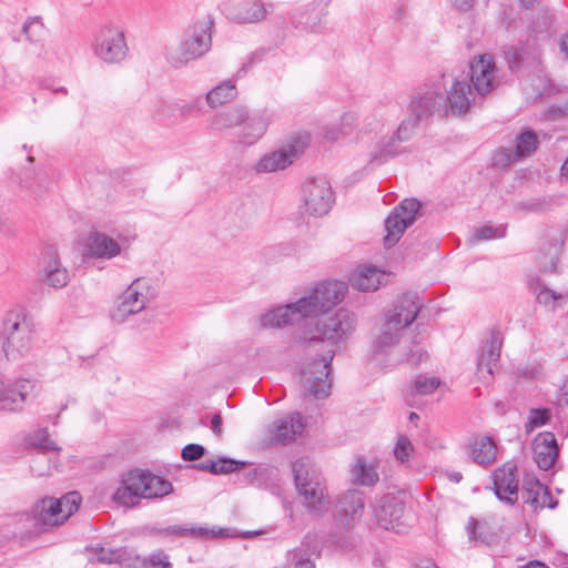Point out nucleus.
Listing matches in <instances>:
<instances>
[{
	"label": "nucleus",
	"instance_id": "obj_1",
	"mask_svg": "<svg viewBox=\"0 0 568 568\" xmlns=\"http://www.w3.org/2000/svg\"><path fill=\"white\" fill-rule=\"evenodd\" d=\"M348 293V284L329 280L314 284L300 297L308 322L298 332L302 343L325 342L336 346L346 341L355 331L357 316L347 308L329 312L341 304Z\"/></svg>",
	"mask_w": 568,
	"mask_h": 568
},
{
	"label": "nucleus",
	"instance_id": "obj_2",
	"mask_svg": "<svg viewBox=\"0 0 568 568\" xmlns=\"http://www.w3.org/2000/svg\"><path fill=\"white\" fill-rule=\"evenodd\" d=\"M420 304L415 294L399 295L385 312L376 333L372 349L375 356L388 354L395 347L405 329L416 320Z\"/></svg>",
	"mask_w": 568,
	"mask_h": 568
},
{
	"label": "nucleus",
	"instance_id": "obj_3",
	"mask_svg": "<svg viewBox=\"0 0 568 568\" xmlns=\"http://www.w3.org/2000/svg\"><path fill=\"white\" fill-rule=\"evenodd\" d=\"M295 489L303 506L312 514L318 515L327 509L328 493L324 477L308 458L303 457L293 463Z\"/></svg>",
	"mask_w": 568,
	"mask_h": 568
},
{
	"label": "nucleus",
	"instance_id": "obj_4",
	"mask_svg": "<svg viewBox=\"0 0 568 568\" xmlns=\"http://www.w3.org/2000/svg\"><path fill=\"white\" fill-rule=\"evenodd\" d=\"M3 349L9 359L28 355L34 346V324L23 311H11L3 323Z\"/></svg>",
	"mask_w": 568,
	"mask_h": 568
},
{
	"label": "nucleus",
	"instance_id": "obj_5",
	"mask_svg": "<svg viewBox=\"0 0 568 568\" xmlns=\"http://www.w3.org/2000/svg\"><path fill=\"white\" fill-rule=\"evenodd\" d=\"M308 132H297L286 139L278 148L264 153L254 165L256 173L283 171L298 160L308 148Z\"/></svg>",
	"mask_w": 568,
	"mask_h": 568
},
{
	"label": "nucleus",
	"instance_id": "obj_6",
	"mask_svg": "<svg viewBox=\"0 0 568 568\" xmlns=\"http://www.w3.org/2000/svg\"><path fill=\"white\" fill-rule=\"evenodd\" d=\"M335 351L329 348L321 359L304 363L301 371V385L304 396L326 398L331 392L329 367Z\"/></svg>",
	"mask_w": 568,
	"mask_h": 568
},
{
	"label": "nucleus",
	"instance_id": "obj_7",
	"mask_svg": "<svg viewBox=\"0 0 568 568\" xmlns=\"http://www.w3.org/2000/svg\"><path fill=\"white\" fill-rule=\"evenodd\" d=\"M213 27L211 17L203 16L186 28L180 44V64L196 61L211 50Z\"/></svg>",
	"mask_w": 568,
	"mask_h": 568
},
{
	"label": "nucleus",
	"instance_id": "obj_8",
	"mask_svg": "<svg viewBox=\"0 0 568 568\" xmlns=\"http://www.w3.org/2000/svg\"><path fill=\"white\" fill-rule=\"evenodd\" d=\"M78 491H70L61 498H43L33 509L34 517L45 526H58L67 520L81 504Z\"/></svg>",
	"mask_w": 568,
	"mask_h": 568
},
{
	"label": "nucleus",
	"instance_id": "obj_9",
	"mask_svg": "<svg viewBox=\"0 0 568 568\" xmlns=\"http://www.w3.org/2000/svg\"><path fill=\"white\" fill-rule=\"evenodd\" d=\"M92 51L105 63H120L129 51L123 31L115 27L101 28L94 36Z\"/></svg>",
	"mask_w": 568,
	"mask_h": 568
},
{
	"label": "nucleus",
	"instance_id": "obj_10",
	"mask_svg": "<svg viewBox=\"0 0 568 568\" xmlns=\"http://www.w3.org/2000/svg\"><path fill=\"white\" fill-rule=\"evenodd\" d=\"M422 204L415 199L403 200L385 220L384 244L387 247L394 246L405 230L420 216Z\"/></svg>",
	"mask_w": 568,
	"mask_h": 568
},
{
	"label": "nucleus",
	"instance_id": "obj_11",
	"mask_svg": "<svg viewBox=\"0 0 568 568\" xmlns=\"http://www.w3.org/2000/svg\"><path fill=\"white\" fill-rule=\"evenodd\" d=\"M302 202L305 212L313 216H323L334 204V193L324 178L305 181L302 189Z\"/></svg>",
	"mask_w": 568,
	"mask_h": 568
},
{
	"label": "nucleus",
	"instance_id": "obj_12",
	"mask_svg": "<svg viewBox=\"0 0 568 568\" xmlns=\"http://www.w3.org/2000/svg\"><path fill=\"white\" fill-rule=\"evenodd\" d=\"M149 286L142 278H138L120 295L116 308L112 312V320L123 323L130 315L143 311L148 303Z\"/></svg>",
	"mask_w": 568,
	"mask_h": 568
},
{
	"label": "nucleus",
	"instance_id": "obj_13",
	"mask_svg": "<svg viewBox=\"0 0 568 568\" xmlns=\"http://www.w3.org/2000/svg\"><path fill=\"white\" fill-rule=\"evenodd\" d=\"M34 382L27 378L3 381L0 378V410L20 412L28 398L33 394Z\"/></svg>",
	"mask_w": 568,
	"mask_h": 568
},
{
	"label": "nucleus",
	"instance_id": "obj_14",
	"mask_svg": "<svg viewBox=\"0 0 568 568\" xmlns=\"http://www.w3.org/2000/svg\"><path fill=\"white\" fill-rule=\"evenodd\" d=\"M140 498H156L172 489L170 481L148 471L132 470L122 479Z\"/></svg>",
	"mask_w": 568,
	"mask_h": 568
},
{
	"label": "nucleus",
	"instance_id": "obj_15",
	"mask_svg": "<svg viewBox=\"0 0 568 568\" xmlns=\"http://www.w3.org/2000/svg\"><path fill=\"white\" fill-rule=\"evenodd\" d=\"M564 236L559 229L547 227L541 231L535 260L545 272L556 271Z\"/></svg>",
	"mask_w": 568,
	"mask_h": 568
},
{
	"label": "nucleus",
	"instance_id": "obj_16",
	"mask_svg": "<svg viewBox=\"0 0 568 568\" xmlns=\"http://www.w3.org/2000/svg\"><path fill=\"white\" fill-rule=\"evenodd\" d=\"M499 73L491 54L485 53L470 64V81L478 94L485 95L499 85Z\"/></svg>",
	"mask_w": 568,
	"mask_h": 568
},
{
	"label": "nucleus",
	"instance_id": "obj_17",
	"mask_svg": "<svg viewBox=\"0 0 568 568\" xmlns=\"http://www.w3.org/2000/svg\"><path fill=\"white\" fill-rule=\"evenodd\" d=\"M447 115H465L473 108L475 94L467 78H455L445 88Z\"/></svg>",
	"mask_w": 568,
	"mask_h": 568
},
{
	"label": "nucleus",
	"instance_id": "obj_18",
	"mask_svg": "<svg viewBox=\"0 0 568 568\" xmlns=\"http://www.w3.org/2000/svg\"><path fill=\"white\" fill-rule=\"evenodd\" d=\"M271 3L263 0H241L226 9V17L239 24H253L264 21L268 14Z\"/></svg>",
	"mask_w": 568,
	"mask_h": 568
},
{
	"label": "nucleus",
	"instance_id": "obj_19",
	"mask_svg": "<svg viewBox=\"0 0 568 568\" xmlns=\"http://www.w3.org/2000/svg\"><path fill=\"white\" fill-rule=\"evenodd\" d=\"M539 145L537 134L531 130H525L514 140L511 148L504 149L495 156L498 165H508L521 161L536 152Z\"/></svg>",
	"mask_w": 568,
	"mask_h": 568
},
{
	"label": "nucleus",
	"instance_id": "obj_20",
	"mask_svg": "<svg viewBox=\"0 0 568 568\" xmlns=\"http://www.w3.org/2000/svg\"><path fill=\"white\" fill-rule=\"evenodd\" d=\"M389 274L373 264H358L349 274V285L359 292H375L388 283Z\"/></svg>",
	"mask_w": 568,
	"mask_h": 568
},
{
	"label": "nucleus",
	"instance_id": "obj_21",
	"mask_svg": "<svg viewBox=\"0 0 568 568\" xmlns=\"http://www.w3.org/2000/svg\"><path fill=\"white\" fill-rule=\"evenodd\" d=\"M300 298L286 305H280L272 310H268L260 317V323L265 328H281L286 325H293L301 320H304L303 324L308 322V318L304 310L300 306Z\"/></svg>",
	"mask_w": 568,
	"mask_h": 568
},
{
	"label": "nucleus",
	"instance_id": "obj_22",
	"mask_svg": "<svg viewBox=\"0 0 568 568\" xmlns=\"http://www.w3.org/2000/svg\"><path fill=\"white\" fill-rule=\"evenodd\" d=\"M494 490L496 497L508 505L518 500V477L517 467L513 463H506L497 468L493 475Z\"/></svg>",
	"mask_w": 568,
	"mask_h": 568
},
{
	"label": "nucleus",
	"instance_id": "obj_23",
	"mask_svg": "<svg viewBox=\"0 0 568 568\" xmlns=\"http://www.w3.org/2000/svg\"><path fill=\"white\" fill-rule=\"evenodd\" d=\"M305 429V422L303 416L297 413H288L282 417L276 418L270 427V443L272 444H286L301 436Z\"/></svg>",
	"mask_w": 568,
	"mask_h": 568
},
{
	"label": "nucleus",
	"instance_id": "obj_24",
	"mask_svg": "<svg viewBox=\"0 0 568 568\" xmlns=\"http://www.w3.org/2000/svg\"><path fill=\"white\" fill-rule=\"evenodd\" d=\"M404 513L403 501L394 495H386L373 505L377 525L386 530L396 529Z\"/></svg>",
	"mask_w": 568,
	"mask_h": 568
},
{
	"label": "nucleus",
	"instance_id": "obj_25",
	"mask_svg": "<svg viewBox=\"0 0 568 568\" xmlns=\"http://www.w3.org/2000/svg\"><path fill=\"white\" fill-rule=\"evenodd\" d=\"M409 110L422 120L434 114L440 116L447 115V108L444 97L436 90L428 89L413 98Z\"/></svg>",
	"mask_w": 568,
	"mask_h": 568
},
{
	"label": "nucleus",
	"instance_id": "obj_26",
	"mask_svg": "<svg viewBox=\"0 0 568 568\" xmlns=\"http://www.w3.org/2000/svg\"><path fill=\"white\" fill-rule=\"evenodd\" d=\"M272 120V114L263 111L255 114L248 113V119L242 124L237 139L244 145H253L266 133Z\"/></svg>",
	"mask_w": 568,
	"mask_h": 568
},
{
	"label": "nucleus",
	"instance_id": "obj_27",
	"mask_svg": "<svg viewBox=\"0 0 568 568\" xmlns=\"http://www.w3.org/2000/svg\"><path fill=\"white\" fill-rule=\"evenodd\" d=\"M532 455L540 469L551 468L558 457V445L552 433H540L532 442Z\"/></svg>",
	"mask_w": 568,
	"mask_h": 568
},
{
	"label": "nucleus",
	"instance_id": "obj_28",
	"mask_svg": "<svg viewBox=\"0 0 568 568\" xmlns=\"http://www.w3.org/2000/svg\"><path fill=\"white\" fill-rule=\"evenodd\" d=\"M256 535L255 531H246L240 534L237 530L233 528L220 527V526H194L191 524H185L180 526V536H189L193 538H200L203 540L207 539H224V538H237V537H251Z\"/></svg>",
	"mask_w": 568,
	"mask_h": 568
},
{
	"label": "nucleus",
	"instance_id": "obj_29",
	"mask_svg": "<svg viewBox=\"0 0 568 568\" xmlns=\"http://www.w3.org/2000/svg\"><path fill=\"white\" fill-rule=\"evenodd\" d=\"M523 499L525 504L531 506L534 510L542 509L545 507L555 508L556 501H554L547 487H545L534 476H527L524 483Z\"/></svg>",
	"mask_w": 568,
	"mask_h": 568
},
{
	"label": "nucleus",
	"instance_id": "obj_30",
	"mask_svg": "<svg viewBox=\"0 0 568 568\" xmlns=\"http://www.w3.org/2000/svg\"><path fill=\"white\" fill-rule=\"evenodd\" d=\"M121 253L120 243L102 232H92L88 239L87 255L111 260Z\"/></svg>",
	"mask_w": 568,
	"mask_h": 568
},
{
	"label": "nucleus",
	"instance_id": "obj_31",
	"mask_svg": "<svg viewBox=\"0 0 568 568\" xmlns=\"http://www.w3.org/2000/svg\"><path fill=\"white\" fill-rule=\"evenodd\" d=\"M501 342L497 335H491L483 345L478 355L477 374L486 378L494 374V368L500 356Z\"/></svg>",
	"mask_w": 568,
	"mask_h": 568
},
{
	"label": "nucleus",
	"instance_id": "obj_32",
	"mask_svg": "<svg viewBox=\"0 0 568 568\" xmlns=\"http://www.w3.org/2000/svg\"><path fill=\"white\" fill-rule=\"evenodd\" d=\"M364 507V495L359 490H348L341 497L337 505L339 514L345 517L348 524L355 523L362 517Z\"/></svg>",
	"mask_w": 568,
	"mask_h": 568
},
{
	"label": "nucleus",
	"instance_id": "obj_33",
	"mask_svg": "<svg viewBox=\"0 0 568 568\" xmlns=\"http://www.w3.org/2000/svg\"><path fill=\"white\" fill-rule=\"evenodd\" d=\"M248 110L245 106L236 105L226 111L217 113L213 121L212 126L215 130H230L240 128L248 119Z\"/></svg>",
	"mask_w": 568,
	"mask_h": 568
},
{
	"label": "nucleus",
	"instance_id": "obj_34",
	"mask_svg": "<svg viewBox=\"0 0 568 568\" xmlns=\"http://www.w3.org/2000/svg\"><path fill=\"white\" fill-rule=\"evenodd\" d=\"M496 450V445L489 437L475 438L469 445L470 457L480 465L493 463Z\"/></svg>",
	"mask_w": 568,
	"mask_h": 568
},
{
	"label": "nucleus",
	"instance_id": "obj_35",
	"mask_svg": "<svg viewBox=\"0 0 568 568\" xmlns=\"http://www.w3.org/2000/svg\"><path fill=\"white\" fill-rule=\"evenodd\" d=\"M237 95L236 85L232 80L222 82L206 94V102L211 108H219L231 102Z\"/></svg>",
	"mask_w": 568,
	"mask_h": 568
},
{
	"label": "nucleus",
	"instance_id": "obj_36",
	"mask_svg": "<svg viewBox=\"0 0 568 568\" xmlns=\"http://www.w3.org/2000/svg\"><path fill=\"white\" fill-rule=\"evenodd\" d=\"M169 556L162 551L156 550L148 558H142L133 552L132 564H128V568H172Z\"/></svg>",
	"mask_w": 568,
	"mask_h": 568
},
{
	"label": "nucleus",
	"instance_id": "obj_37",
	"mask_svg": "<svg viewBox=\"0 0 568 568\" xmlns=\"http://www.w3.org/2000/svg\"><path fill=\"white\" fill-rule=\"evenodd\" d=\"M97 561L101 564H113L118 562L122 566L128 567V564H132L133 550L128 548L119 549H105L103 547L95 550Z\"/></svg>",
	"mask_w": 568,
	"mask_h": 568
},
{
	"label": "nucleus",
	"instance_id": "obj_38",
	"mask_svg": "<svg viewBox=\"0 0 568 568\" xmlns=\"http://www.w3.org/2000/svg\"><path fill=\"white\" fill-rule=\"evenodd\" d=\"M352 480L354 483L371 486L378 480L376 467L367 464L363 459H358L351 469Z\"/></svg>",
	"mask_w": 568,
	"mask_h": 568
},
{
	"label": "nucleus",
	"instance_id": "obj_39",
	"mask_svg": "<svg viewBox=\"0 0 568 568\" xmlns=\"http://www.w3.org/2000/svg\"><path fill=\"white\" fill-rule=\"evenodd\" d=\"M310 544L302 542L287 555L290 568H315Z\"/></svg>",
	"mask_w": 568,
	"mask_h": 568
},
{
	"label": "nucleus",
	"instance_id": "obj_40",
	"mask_svg": "<svg viewBox=\"0 0 568 568\" xmlns=\"http://www.w3.org/2000/svg\"><path fill=\"white\" fill-rule=\"evenodd\" d=\"M62 267L64 266L61 264L57 250L53 246L45 247L40 260L41 278L47 277L48 275L55 272V270Z\"/></svg>",
	"mask_w": 568,
	"mask_h": 568
},
{
	"label": "nucleus",
	"instance_id": "obj_41",
	"mask_svg": "<svg viewBox=\"0 0 568 568\" xmlns=\"http://www.w3.org/2000/svg\"><path fill=\"white\" fill-rule=\"evenodd\" d=\"M385 122L386 119L384 112L381 109L374 110L364 118L359 128V133L378 134L383 131Z\"/></svg>",
	"mask_w": 568,
	"mask_h": 568
},
{
	"label": "nucleus",
	"instance_id": "obj_42",
	"mask_svg": "<svg viewBox=\"0 0 568 568\" xmlns=\"http://www.w3.org/2000/svg\"><path fill=\"white\" fill-rule=\"evenodd\" d=\"M27 39L33 43H40L47 36V29L39 17L29 18L22 27Z\"/></svg>",
	"mask_w": 568,
	"mask_h": 568
},
{
	"label": "nucleus",
	"instance_id": "obj_43",
	"mask_svg": "<svg viewBox=\"0 0 568 568\" xmlns=\"http://www.w3.org/2000/svg\"><path fill=\"white\" fill-rule=\"evenodd\" d=\"M26 443L30 447L40 448L42 450H59V447L55 445L53 440L49 438L48 430L45 428H40L31 433Z\"/></svg>",
	"mask_w": 568,
	"mask_h": 568
},
{
	"label": "nucleus",
	"instance_id": "obj_44",
	"mask_svg": "<svg viewBox=\"0 0 568 568\" xmlns=\"http://www.w3.org/2000/svg\"><path fill=\"white\" fill-rule=\"evenodd\" d=\"M419 121H422V119L409 110V114L398 125L394 134L395 139L398 142L409 140L415 133V130L417 129Z\"/></svg>",
	"mask_w": 568,
	"mask_h": 568
},
{
	"label": "nucleus",
	"instance_id": "obj_45",
	"mask_svg": "<svg viewBox=\"0 0 568 568\" xmlns=\"http://www.w3.org/2000/svg\"><path fill=\"white\" fill-rule=\"evenodd\" d=\"M506 235V226L505 225H483L480 227L475 229L470 242L477 243L480 241H487L493 239H501Z\"/></svg>",
	"mask_w": 568,
	"mask_h": 568
},
{
	"label": "nucleus",
	"instance_id": "obj_46",
	"mask_svg": "<svg viewBox=\"0 0 568 568\" xmlns=\"http://www.w3.org/2000/svg\"><path fill=\"white\" fill-rule=\"evenodd\" d=\"M467 531L471 540L481 544H489L493 540V535L488 531V525L485 521L470 518L467 525Z\"/></svg>",
	"mask_w": 568,
	"mask_h": 568
},
{
	"label": "nucleus",
	"instance_id": "obj_47",
	"mask_svg": "<svg viewBox=\"0 0 568 568\" xmlns=\"http://www.w3.org/2000/svg\"><path fill=\"white\" fill-rule=\"evenodd\" d=\"M440 385V382L438 378L434 376H417L414 381V389L415 393L418 395H429L433 394L438 386Z\"/></svg>",
	"mask_w": 568,
	"mask_h": 568
},
{
	"label": "nucleus",
	"instance_id": "obj_48",
	"mask_svg": "<svg viewBox=\"0 0 568 568\" xmlns=\"http://www.w3.org/2000/svg\"><path fill=\"white\" fill-rule=\"evenodd\" d=\"M396 460L406 463L414 453V446L408 437L398 436L393 449Z\"/></svg>",
	"mask_w": 568,
	"mask_h": 568
},
{
	"label": "nucleus",
	"instance_id": "obj_49",
	"mask_svg": "<svg viewBox=\"0 0 568 568\" xmlns=\"http://www.w3.org/2000/svg\"><path fill=\"white\" fill-rule=\"evenodd\" d=\"M536 298L539 304L545 305L546 307H549L551 310H555L560 305L565 296L547 287H542L540 291L537 292Z\"/></svg>",
	"mask_w": 568,
	"mask_h": 568
},
{
	"label": "nucleus",
	"instance_id": "obj_50",
	"mask_svg": "<svg viewBox=\"0 0 568 568\" xmlns=\"http://www.w3.org/2000/svg\"><path fill=\"white\" fill-rule=\"evenodd\" d=\"M140 497L122 480L121 486L113 495L114 501L123 506H134Z\"/></svg>",
	"mask_w": 568,
	"mask_h": 568
},
{
	"label": "nucleus",
	"instance_id": "obj_51",
	"mask_svg": "<svg viewBox=\"0 0 568 568\" xmlns=\"http://www.w3.org/2000/svg\"><path fill=\"white\" fill-rule=\"evenodd\" d=\"M549 420V410L535 408L529 412L526 430L532 432L535 428L541 427Z\"/></svg>",
	"mask_w": 568,
	"mask_h": 568
},
{
	"label": "nucleus",
	"instance_id": "obj_52",
	"mask_svg": "<svg viewBox=\"0 0 568 568\" xmlns=\"http://www.w3.org/2000/svg\"><path fill=\"white\" fill-rule=\"evenodd\" d=\"M42 281L53 288H62L69 283L70 275L68 270L62 267L55 270V272L42 278Z\"/></svg>",
	"mask_w": 568,
	"mask_h": 568
},
{
	"label": "nucleus",
	"instance_id": "obj_53",
	"mask_svg": "<svg viewBox=\"0 0 568 568\" xmlns=\"http://www.w3.org/2000/svg\"><path fill=\"white\" fill-rule=\"evenodd\" d=\"M357 121L358 115L355 111H346L341 115L337 125L339 128V131H342V133L344 134V136H348L354 131Z\"/></svg>",
	"mask_w": 568,
	"mask_h": 568
},
{
	"label": "nucleus",
	"instance_id": "obj_54",
	"mask_svg": "<svg viewBox=\"0 0 568 568\" xmlns=\"http://www.w3.org/2000/svg\"><path fill=\"white\" fill-rule=\"evenodd\" d=\"M205 454V448L199 444H189L183 447L181 452V456L184 460L193 462L203 457Z\"/></svg>",
	"mask_w": 568,
	"mask_h": 568
},
{
	"label": "nucleus",
	"instance_id": "obj_55",
	"mask_svg": "<svg viewBox=\"0 0 568 568\" xmlns=\"http://www.w3.org/2000/svg\"><path fill=\"white\" fill-rule=\"evenodd\" d=\"M321 136L323 140L334 142L341 138H345L337 124L324 125L321 129Z\"/></svg>",
	"mask_w": 568,
	"mask_h": 568
},
{
	"label": "nucleus",
	"instance_id": "obj_56",
	"mask_svg": "<svg viewBox=\"0 0 568 568\" xmlns=\"http://www.w3.org/2000/svg\"><path fill=\"white\" fill-rule=\"evenodd\" d=\"M217 474H229L237 468V463L233 459H219L216 460Z\"/></svg>",
	"mask_w": 568,
	"mask_h": 568
},
{
	"label": "nucleus",
	"instance_id": "obj_57",
	"mask_svg": "<svg viewBox=\"0 0 568 568\" xmlns=\"http://www.w3.org/2000/svg\"><path fill=\"white\" fill-rule=\"evenodd\" d=\"M222 425H223L222 416L220 414H214L211 418L210 427H211L212 432L214 433V435H216L217 437H221L223 434Z\"/></svg>",
	"mask_w": 568,
	"mask_h": 568
},
{
	"label": "nucleus",
	"instance_id": "obj_58",
	"mask_svg": "<svg viewBox=\"0 0 568 568\" xmlns=\"http://www.w3.org/2000/svg\"><path fill=\"white\" fill-rule=\"evenodd\" d=\"M193 468H196V469L202 470V471H209L211 474H216L217 475L216 462H213V460H209V462H203V463L196 464V465L193 466Z\"/></svg>",
	"mask_w": 568,
	"mask_h": 568
},
{
	"label": "nucleus",
	"instance_id": "obj_59",
	"mask_svg": "<svg viewBox=\"0 0 568 568\" xmlns=\"http://www.w3.org/2000/svg\"><path fill=\"white\" fill-rule=\"evenodd\" d=\"M474 1L475 0H452V3L458 10L467 11L473 7Z\"/></svg>",
	"mask_w": 568,
	"mask_h": 568
},
{
	"label": "nucleus",
	"instance_id": "obj_60",
	"mask_svg": "<svg viewBox=\"0 0 568 568\" xmlns=\"http://www.w3.org/2000/svg\"><path fill=\"white\" fill-rule=\"evenodd\" d=\"M507 59H508V63H509V67L510 68H515V67H518L519 65V59H520V55L519 53L517 52V50L514 51V57H510V52L507 53Z\"/></svg>",
	"mask_w": 568,
	"mask_h": 568
},
{
	"label": "nucleus",
	"instance_id": "obj_61",
	"mask_svg": "<svg viewBox=\"0 0 568 568\" xmlns=\"http://www.w3.org/2000/svg\"><path fill=\"white\" fill-rule=\"evenodd\" d=\"M560 52L568 58V33L562 36L559 42Z\"/></svg>",
	"mask_w": 568,
	"mask_h": 568
},
{
	"label": "nucleus",
	"instance_id": "obj_62",
	"mask_svg": "<svg viewBox=\"0 0 568 568\" xmlns=\"http://www.w3.org/2000/svg\"><path fill=\"white\" fill-rule=\"evenodd\" d=\"M42 88L45 90H49L53 93H63V94L68 93V90L64 87H52L50 84L43 83Z\"/></svg>",
	"mask_w": 568,
	"mask_h": 568
},
{
	"label": "nucleus",
	"instance_id": "obj_63",
	"mask_svg": "<svg viewBox=\"0 0 568 568\" xmlns=\"http://www.w3.org/2000/svg\"><path fill=\"white\" fill-rule=\"evenodd\" d=\"M417 568H438L433 561L424 560L417 565Z\"/></svg>",
	"mask_w": 568,
	"mask_h": 568
},
{
	"label": "nucleus",
	"instance_id": "obj_64",
	"mask_svg": "<svg viewBox=\"0 0 568 568\" xmlns=\"http://www.w3.org/2000/svg\"><path fill=\"white\" fill-rule=\"evenodd\" d=\"M561 178L568 181V159L561 165Z\"/></svg>",
	"mask_w": 568,
	"mask_h": 568
}]
</instances>
